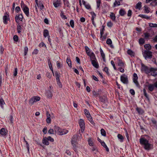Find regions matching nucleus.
Masks as SVG:
<instances>
[{
	"instance_id": "obj_52",
	"label": "nucleus",
	"mask_w": 157,
	"mask_h": 157,
	"mask_svg": "<svg viewBox=\"0 0 157 157\" xmlns=\"http://www.w3.org/2000/svg\"><path fill=\"white\" fill-rule=\"evenodd\" d=\"M70 25L71 27L73 28L74 25V21L73 20H71L70 21Z\"/></svg>"
},
{
	"instance_id": "obj_51",
	"label": "nucleus",
	"mask_w": 157,
	"mask_h": 157,
	"mask_svg": "<svg viewBox=\"0 0 157 157\" xmlns=\"http://www.w3.org/2000/svg\"><path fill=\"white\" fill-rule=\"evenodd\" d=\"M13 39L14 41L17 42L18 40V36L16 35H14L13 37Z\"/></svg>"
},
{
	"instance_id": "obj_3",
	"label": "nucleus",
	"mask_w": 157,
	"mask_h": 157,
	"mask_svg": "<svg viewBox=\"0 0 157 157\" xmlns=\"http://www.w3.org/2000/svg\"><path fill=\"white\" fill-rule=\"evenodd\" d=\"M21 8L27 17H29V8L24 3L23 1H21Z\"/></svg>"
},
{
	"instance_id": "obj_62",
	"label": "nucleus",
	"mask_w": 157,
	"mask_h": 157,
	"mask_svg": "<svg viewBox=\"0 0 157 157\" xmlns=\"http://www.w3.org/2000/svg\"><path fill=\"white\" fill-rule=\"evenodd\" d=\"M130 93L132 95H134L135 94V92L134 90L132 89H131L129 90Z\"/></svg>"
},
{
	"instance_id": "obj_24",
	"label": "nucleus",
	"mask_w": 157,
	"mask_h": 157,
	"mask_svg": "<svg viewBox=\"0 0 157 157\" xmlns=\"http://www.w3.org/2000/svg\"><path fill=\"white\" fill-rule=\"evenodd\" d=\"M68 131L66 129L62 130L59 133V135H63L65 134L68 133Z\"/></svg>"
},
{
	"instance_id": "obj_38",
	"label": "nucleus",
	"mask_w": 157,
	"mask_h": 157,
	"mask_svg": "<svg viewBox=\"0 0 157 157\" xmlns=\"http://www.w3.org/2000/svg\"><path fill=\"white\" fill-rule=\"evenodd\" d=\"M150 5L153 6H157V2L155 0H153L152 2L150 3Z\"/></svg>"
},
{
	"instance_id": "obj_21",
	"label": "nucleus",
	"mask_w": 157,
	"mask_h": 157,
	"mask_svg": "<svg viewBox=\"0 0 157 157\" xmlns=\"http://www.w3.org/2000/svg\"><path fill=\"white\" fill-rule=\"evenodd\" d=\"M43 35L44 37H46L47 36H49L48 31L46 29H45L44 30Z\"/></svg>"
},
{
	"instance_id": "obj_57",
	"label": "nucleus",
	"mask_w": 157,
	"mask_h": 157,
	"mask_svg": "<svg viewBox=\"0 0 157 157\" xmlns=\"http://www.w3.org/2000/svg\"><path fill=\"white\" fill-rule=\"evenodd\" d=\"M113 25V23L111 21L108 22L107 23V25L109 27H111Z\"/></svg>"
},
{
	"instance_id": "obj_18",
	"label": "nucleus",
	"mask_w": 157,
	"mask_h": 157,
	"mask_svg": "<svg viewBox=\"0 0 157 157\" xmlns=\"http://www.w3.org/2000/svg\"><path fill=\"white\" fill-rule=\"evenodd\" d=\"M0 134L3 136H6L7 134V133L5 131V129L4 128H2L0 130Z\"/></svg>"
},
{
	"instance_id": "obj_56",
	"label": "nucleus",
	"mask_w": 157,
	"mask_h": 157,
	"mask_svg": "<svg viewBox=\"0 0 157 157\" xmlns=\"http://www.w3.org/2000/svg\"><path fill=\"white\" fill-rule=\"evenodd\" d=\"M88 143L90 146H93V143L90 139L88 140Z\"/></svg>"
},
{
	"instance_id": "obj_15",
	"label": "nucleus",
	"mask_w": 157,
	"mask_h": 157,
	"mask_svg": "<svg viewBox=\"0 0 157 157\" xmlns=\"http://www.w3.org/2000/svg\"><path fill=\"white\" fill-rule=\"evenodd\" d=\"M88 56H90L91 61L93 60H96L95 55L93 52L91 53Z\"/></svg>"
},
{
	"instance_id": "obj_5",
	"label": "nucleus",
	"mask_w": 157,
	"mask_h": 157,
	"mask_svg": "<svg viewBox=\"0 0 157 157\" xmlns=\"http://www.w3.org/2000/svg\"><path fill=\"white\" fill-rule=\"evenodd\" d=\"M40 100V97L38 96H34L32 97L29 100V104L32 105L33 103L39 101Z\"/></svg>"
},
{
	"instance_id": "obj_61",
	"label": "nucleus",
	"mask_w": 157,
	"mask_h": 157,
	"mask_svg": "<svg viewBox=\"0 0 157 157\" xmlns=\"http://www.w3.org/2000/svg\"><path fill=\"white\" fill-rule=\"evenodd\" d=\"M101 3V0H98L97 2V7L98 8L100 6V4Z\"/></svg>"
},
{
	"instance_id": "obj_45",
	"label": "nucleus",
	"mask_w": 157,
	"mask_h": 157,
	"mask_svg": "<svg viewBox=\"0 0 157 157\" xmlns=\"http://www.w3.org/2000/svg\"><path fill=\"white\" fill-rule=\"evenodd\" d=\"M149 25L151 27H157V24L152 23H149Z\"/></svg>"
},
{
	"instance_id": "obj_27",
	"label": "nucleus",
	"mask_w": 157,
	"mask_h": 157,
	"mask_svg": "<svg viewBox=\"0 0 157 157\" xmlns=\"http://www.w3.org/2000/svg\"><path fill=\"white\" fill-rule=\"evenodd\" d=\"M55 75L57 81H59L60 75L59 73L58 72L56 71L55 72Z\"/></svg>"
},
{
	"instance_id": "obj_35",
	"label": "nucleus",
	"mask_w": 157,
	"mask_h": 157,
	"mask_svg": "<svg viewBox=\"0 0 157 157\" xmlns=\"http://www.w3.org/2000/svg\"><path fill=\"white\" fill-rule=\"evenodd\" d=\"M85 48L87 54L88 56L89 55V54L91 53L89 48L87 46H85Z\"/></svg>"
},
{
	"instance_id": "obj_40",
	"label": "nucleus",
	"mask_w": 157,
	"mask_h": 157,
	"mask_svg": "<svg viewBox=\"0 0 157 157\" xmlns=\"http://www.w3.org/2000/svg\"><path fill=\"white\" fill-rule=\"evenodd\" d=\"M101 133L102 136H106V133L104 129H101Z\"/></svg>"
},
{
	"instance_id": "obj_36",
	"label": "nucleus",
	"mask_w": 157,
	"mask_h": 157,
	"mask_svg": "<svg viewBox=\"0 0 157 157\" xmlns=\"http://www.w3.org/2000/svg\"><path fill=\"white\" fill-rule=\"evenodd\" d=\"M66 62L68 64V66L70 67H71V62L70 59H69L68 58L66 60Z\"/></svg>"
},
{
	"instance_id": "obj_32",
	"label": "nucleus",
	"mask_w": 157,
	"mask_h": 157,
	"mask_svg": "<svg viewBox=\"0 0 157 157\" xmlns=\"http://www.w3.org/2000/svg\"><path fill=\"white\" fill-rule=\"evenodd\" d=\"M139 42L140 44L142 45L145 43V41L144 38H141L139 39Z\"/></svg>"
},
{
	"instance_id": "obj_43",
	"label": "nucleus",
	"mask_w": 157,
	"mask_h": 157,
	"mask_svg": "<svg viewBox=\"0 0 157 157\" xmlns=\"http://www.w3.org/2000/svg\"><path fill=\"white\" fill-rule=\"evenodd\" d=\"M88 120L94 126L95 125V123L94 122L92 117H89V118H88Z\"/></svg>"
},
{
	"instance_id": "obj_37",
	"label": "nucleus",
	"mask_w": 157,
	"mask_h": 157,
	"mask_svg": "<svg viewBox=\"0 0 157 157\" xmlns=\"http://www.w3.org/2000/svg\"><path fill=\"white\" fill-rule=\"evenodd\" d=\"M144 12L146 13H148L150 12V9L146 6H144Z\"/></svg>"
},
{
	"instance_id": "obj_64",
	"label": "nucleus",
	"mask_w": 157,
	"mask_h": 157,
	"mask_svg": "<svg viewBox=\"0 0 157 157\" xmlns=\"http://www.w3.org/2000/svg\"><path fill=\"white\" fill-rule=\"evenodd\" d=\"M20 10V8L19 6H17L16 7L15 10L16 12L18 13Z\"/></svg>"
},
{
	"instance_id": "obj_12",
	"label": "nucleus",
	"mask_w": 157,
	"mask_h": 157,
	"mask_svg": "<svg viewBox=\"0 0 157 157\" xmlns=\"http://www.w3.org/2000/svg\"><path fill=\"white\" fill-rule=\"evenodd\" d=\"M54 129L55 132L59 135L62 130L59 127L56 125L55 126Z\"/></svg>"
},
{
	"instance_id": "obj_53",
	"label": "nucleus",
	"mask_w": 157,
	"mask_h": 157,
	"mask_svg": "<svg viewBox=\"0 0 157 157\" xmlns=\"http://www.w3.org/2000/svg\"><path fill=\"white\" fill-rule=\"evenodd\" d=\"M77 139H78V135H77L75 134V135H73V137H72L71 140H77Z\"/></svg>"
},
{
	"instance_id": "obj_58",
	"label": "nucleus",
	"mask_w": 157,
	"mask_h": 157,
	"mask_svg": "<svg viewBox=\"0 0 157 157\" xmlns=\"http://www.w3.org/2000/svg\"><path fill=\"white\" fill-rule=\"evenodd\" d=\"M48 140L50 141L51 142H53L54 141V140L51 137L49 136H48V137H47Z\"/></svg>"
},
{
	"instance_id": "obj_30",
	"label": "nucleus",
	"mask_w": 157,
	"mask_h": 157,
	"mask_svg": "<svg viewBox=\"0 0 157 157\" xmlns=\"http://www.w3.org/2000/svg\"><path fill=\"white\" fill-rule=\"evenodd\" d=\"M127 53L132 56H134V52L131 50L128 49V50L127 52Z\"/></svg>"
},
{
	"instance_id": "obj_31",
	"label": "nucleus",
	"mask_w": 157,
	"mask_h": 157,
	"mask_svg": "<svg viewBox=\"0 0 157 157\" xmlns=\"http://www.w3.org/2000/svg\"><path fill=\"white\" fill-rule=\"evenodd\" d=\"M37 6L39 7L41 10H42L44 7V5L41 2H40L37 5Z\"/></svg>"
},
{
	"instance_id": "obj_29",
	"label": "nucleus",
	"mask_w": 157,
	"mask_h": 157,
	"mask_svg": "<svg viewBox=\"0 0 157 157\" xmlns=\"http://www.w3.org/2000/svg\"><path fill=\"white\" fill-rule=\"evenodd\" d=\"M119 13L120 15L121 16H124L126 13L125 11L122 9H121L120 10Z\"/></svg>"
},
{
	"instance_id": "obj_20",
	"label": "nucleus",
	"mask_w": 157,
	"mask_h": 157,
	"mask_svg": "<svg viewBox=\"0 0 157 157\" xmlns=\"http://www.w3.org/2000/svg\"><path fill=\"white\" fill-rule=\"evenodd\" d=\"M155 87L154 84H150L148 86V89L150 91H152L153 90Z\"/></svg>"
},
{
	"instance_id": "obj_47",
	"label": "nucleus",
	"mask_w": 157,
	"mask_h": 157,
	"mask_svg": "<svg viewBox=\"0 0 157 157\" xmlns=\"http://www.w3.org/2000/svg\"><path fill=\"white\" fill-rule=\"evenodd\" d=\"M120 5V2L119 1H115V2L113 4V7H115L117 5V6H119Z\"/></svg>"
},
{
	"instance_id": "obj_10",
	"label": "nucleus",
	"mask_w": 157,
	"mask_h": 157,
	"mask_svg": "<svg viewBox=\"0 0 157 157\" xmlns=\"http://www.w3.org/2000/svg\"><path fill=\"white\" fill-rule=\"evenodd\" d=\"M100 101L103 103H105L107 101V99L105 96H100L99 97Z\"/></svg>"
},
{
	"instance_id": "obj_44",
	"label": "nucleus",
	"mask_w": 157,
	"mask_h": 157,
	"mask_svg": "<svg viewBox=\"0 0 157 157\" xmlns=\"http://www.w3.org/2000/svg\"><path fill=\"white\" fill-rule=\"evenodd\" d=\"M108 68L107 67H105L103 69V71H105L108 75H109V73L108 71Z\"/></svg>"
},
{
	"instance_id": "obj_23",
	"label": "nucleus",
	"mask_w": 157,
	"mask_h": 157,
	"mask_svg": "<svg viewBox=\"0 0 157 157\" xmlns=\"http://www.w3.org/2000/svg\"><path fill=\"white\" fill-rule=\"evenodd\" d=\"M144 38L146 40H149V37L150 36V34L149 33L146 32L144 33Z\"/></svg>"
},
{
	"instance_id": "obj_22",
	"label": "nucleus",
	"mask_w": 157,
	"mask_h": 157,
	"mask_svg": "<svg viewBox=\"0 0 157 157\" xmlns=\"http://www.w3.org/2000/svg\"><path fill=\"white\" fill-rule=\"evenodd\" d=\"M142 3L141 2H139L136 5L135 8L136 9L140 10L141 7Z\"/></svg>"
},
{
	"instance_id": "obj_41",
	"label": "nucleus",
	"mask_w": 157,
	"mask_h": 157,
	"mask_svg": "<svg viewBox=\"0 0 157 157\" xmlns=\"http://www.w3.org/2000/svg\"><path fill=\"white\" fill-rule=\"evenodd\" d=\"M156 69L154 68V70L153 71H150V72H151V75L154 76L155 77L157 76V72L156 73L155 71H156Z\"/></svg>"
},
{
	"instance_id": "obj_8",
	"label": "nucleus",
	"mask_w": 157,
	"mask_h": 157,
	"mask_svg": "<svg viewBox=\"0 0 157 157\" xmlns=\"http://www.w3.org/2000/svg\"><path fill=\"white\" fill-rule=\"evenodd\" d=\"M133 82L135 84L137 87H139V84L137 81L138 77L137 74L136 73H134L133 74Z\"/></svg>"
},
{
	"instance_id": "obj_50",
	"label": "nucleus",
	"mask_w": 157,
	"mask_h": 157,
	"mask_svg": "<svg viewBox=\"0 0 157 157\" xmlns=\"http://www.w3.org/2000/svg\"><path fill=\"white\" fill-rule=\"evenodd\" d=\"M28 50V48L26 46L24 48V55L25 56L27 55V53Z\"/></svg>"
},
{
	"instance_id": "obj_16",
	"label": "nucleus",
	"mask_w": 157,
	"mask_h": 157,
	"mask_svg": "<svg viewBox=\"0 0 157 157\" xmlns=\"http://www.w3.org/2000/svg\"><path fill=\"white\" fill-rule=\"evenodd\" d=\"M46 115L47 117L46 120L47 122L48 123H50L51 122V119L50 117V114L48 112H47Z\"/></svg>"
},
{
	"instance_id": "obj_63",
	"label": "nucleus",
	"mask_w": 157,
	"mask_h": 157,
	"mask_svg": "<svg viewBox=\"0 0 157 157\" xmlns=\"http://www.w3.org/2000/svg\"><path fill=\"white\" fill-rule=\"evenodd\" d=\"M57 84H58V86H59V87H60V88H61L62 87V84L60 81H57Z\"/></svg>"
},
{
	"instance_id": "obj_13",
	"label": "nucleus",
	"mask_w": 157,
	"mask_h": 157,
	"mask_svg": "<svg viewBox=\"0 0 157 157\" xmlns=\"http://www.w3.org/2000/svg\"><path fill=\"white\" fill-rule=\"evenodd\" d=\"M7 15L8 14L6 12L5 13L4 16L3 17V23L5 24H7V21L8 20Z\"/></svg>"
},
{
	"instance_id": "obj_42",
	"label": "nucleus",
	"mask_w": 157,
	"mask_h": 157,
	"mask_svg": "<svg viewBox=\"0 0 157 157\" xmlns=\"http://www.w3.org/2000/svg\"><path fill=\"white\" fill-rule=\"evenodd\" d=\"M117 137L119 139L121 140V142H122L123 141L124 137L122 135L118 134L117 135Z\"/></svg>"
},
{
	"instance_id": "obj_11",
	"label": "nucleus",
	"mask_w": 157,
	"mask_h": 157,
	"mask_svg": "<svg viewBox=\"0 0 157 157\" xmlns=\"http://www.w3.org/2000/svg\"><path fill=\"white\" fill-rule=\"evenodd\" d=\"M54 129L55 132L59 135L62 130L59 127L56 125L55 126Z\"/></svg>"
},
{
	"instance_id": "obj_28",
	"label": "nucleus",
	"mask_w": 157,
	"mask_h": 157,
	"mask_svg": "<svg viewBox=\"0 0 157 157\" xmlns=\"http://www.w3.org/2000/svg\"><path fill=\"white\" fill-rule=\"evenodd\" d=\"M110 16L111 19L113 21H115L116 17L115 14L111 12L110 13Z\"/></svg>"
},
{
	"instance_id": "obj_54",
	"label": "nucleus",
	"mask_w": 157,
	"mask_h": 157,
	"mask_svg": "<svg viewBox=\"0 0 157 157\" xmlns=\"http://www.w3.org/2000/svg\"><path fill=\"white\" fill-rule=\"evenodd\" d=\"M132 11L131 10H129L128 11V13L127 14V16L128 17H131L132 15Z\"/></svg>"
},
{
	"instance_id": "obj_33",
	"label": "nucleus",
	"mask_w": 157,
	"mask_h": 157,
	"mask_svg": "<svg viewBox=\"0 0 157 157\" xmlns=\"http://www.w3.org/2000/svg\"><path fill=\"white\" fill-rule=\"evenodd\" d=\"M60 3H59V1H57L56 2H55L53 3V5L55 7L57 8L60 5Z\"/></svg>"
},
{
	"instance_id": "obj_49",
	"label": "nucleus",
	"mask_w": 157,
	"mask_h": 157,
	"mask_svg": "<svg viewBox=\"0 0 157 157\" xmlns=\"http://www.w3.org/2000/svg\"><path fill=\"white\" fill-rule=\"evenodd\" d=\"M143 92H144V96L147 99H148L149 98H148V96L147 93H146V90L145 89H143Z\"/></svg>"
},
{
	"instance_id": "obj_14",
	"label": "nucleus",
	"mask_w": 157,
	"mask_h": 157,
	"mask_svg": "<svg viewBox=\"0 0 157 157\" xmlns=\"http://www.w3.org/2000/svg\"><path fill=\"white\" fill-rule=\"evenodd\" d=\"M92 64L96 68H98L99 66V65L97 62H96L95 60H93L91 61Z\"/></svg>"
},
{
	"instance_id": "obj_39",
	"label": "nucleus",
	"mask_w": 157,
	"mask_h": 157,
	"mask_svg": "<svg viewBox=\"0 0 157 157\" xmlns=\"http://www.w3.org/2000/svg\"><path fill=\"white\" fill-rule=\"evenodd\" d=\"M136 110L139 114H142L144 113L143 110L140 108H137Z\"/></svg>"
},
{
	"instance_id": "obj_48",
	"label": "nucleus",
	"mask_w": 157,
	"mask_h": 157,
	"mask_svg": "<svg viewBox=\"0 0 157 157\" xmlns=\"http://www.w3.org/2000/svg\"><path fill=\"white\" fill-rule=\"evenodd\" d=\"M106 43L108 44H112V41L110 39H108L106 40Z\"/></svg>"
},
{
	"instance_id": "obj_34",
	"label": "nucleus",
	"mask_w": 157,
	"mask_h": 157,
	"mask_svg": "<svg viewBox=\"0 0 157 157\" xmlns=\"http://www.w3.org/2000/svg\"><path fill=\"white\" fill-rule=\"evenodd\" d=\"M145 48L148 50H150L151 49V46L149 44H145L144 45Z\"/></svg>"
},
{
	"instance_id": "obj_9",
	"label": "nucleus",
	"mask_w": 157,
	"mask_h": 157,
	"mask_svg": "<svg viewBox=\"0 0 157 157\" xmlns=\"http://www.w3.org/2000/svg\"><path fill=\"white\" fill-rule=\"evenodd\" d=\"M45 94L47 97L48 98H51L53 96L52 92L50 90L46 91Z\"/></svg>"
},
{
	"instance_id": "obj_4",
	"label": "nucleus",
	"mask_w": 157,
	"mask_h": 157,
	"mask_svg": "<svg viewBox=\"0 0 157 157\" xmlns=\"http://www.w3.org/2000/svg\"><path fill=\"white\" fill-rule=\"evenodd\" d=\"M144 57L145 59H151L152 57V53L149 50H145L143 53Z\"/></svg>"
},
{
	"instance_id": "obj_6",
	"label": "nucleus",
	"mask_w": 157,
	"mask_h": 157,
	"mask_svg": "<svg viewBox=\"0 0 157 157\" xmlns=\"http://www.w3.org/2000/svg\"><path fill=\"white\" fill-rule=\"evenodd\" d=\"M121 81L124 84H127L128 83L127 76L125 74L121 76Z\"/></svg>"
},
{
	"instance_id": "obj_19",
	"label": "nucleus",
	"mask_w": 157,
	"mask_h": 157,
	"mask_svg": "<svg viewBox=\"0 0 157 157\" xmlns=\"http://www.w3.org/2000/svg\"><path fill=\"white\" fill-rule=\"evenodd\" d=\"M43 143L46 145H48L49 144L48 140L47 137H45L43 138Z\"/></svg>"
},
{
	"instance_id": "obj_7",
	"label": "nucleus",
	"mask_w": 157,
	"mask_h": 157,
	"mask_svg": "<svg viewBox=\"0 0 157 157\" xmlns=\"http://www.w3.org/2000/svg\"><path fill=\"white\" fill-rule=\"evenodd\" d=\"M79 124L81 129V131L83 132L85 128V122L84 120L82 119H80L79 121Z\"/></svg>"
},
{
	"instance_id": "obj_26",
	"label": "nucleus",
	"mask_w": 157,
	"mask_h": 157,
	"mask_svg": "<svg viewBox=\"0 0 157 157\" xmlns=\"http://www.w3.org/2000/svg\"><path fill=\"white\" fill-rule=\"evenodd\" d=\"M139 17H140L143 18H145L147 19H150V17L147 16L146 15H143V14H139Z\"/></svg>"
},
{
	"instance_id": "obj_1",
	"label": "nucleus",
	"mask_w": 157,
	"mask_h": 157,
	"mask_svg": "<svg viewBox=\"0 0 157 157\" xmlns=\"http://www.w3.org/2000/svg\"><path fill=\"white\" fill-rule=\"evenodd\" d=\"M140 143L141 145L144 146V148L146 150H149L152 148V145L149 143L148 141L144 138L140 139Z\"/></svg>"
},
{
	"instance_id": "obj_59",
	"label": "nucleus",
	"mask_w": 157,
	"mask_h": 157,
	"mask_svg": "<svg viewBox=\"0 0 157 157\" xmlns=\"http://www.w3.org/2000/svg\"><path fill=\"white\" fill-rule=\"evenodd\" d=\"M111 64L113 66V67L115 70H116L117 68L115 66V65L114 64V63L113 60H111Z\"/></svg>"
},
{
	"instance_id": "obj_60",
	"label": "nucleus",
	"mask_w": 157,
	"mask_h": 157,
	"mask_svg": "<svg viewBox=\"0 0 157 157\" xmlns=\"http://www.w3.org/2000/svg\"><path fill=\"white\" fill-rule=\"evenodd\" d=\"M54 131L53 129H50L48 131V132L50 134H54Z\"/></svg>"
},
{
	"instance_id": "obj_17",
	"label": "nucleus",
	"mask_w": 157,
	"mask_h": 157,
	"mask_svg": "<svg viewBox=\"0 0 157 157\" xmlns=\"http://www.w3.org/2000/svg\"><path fill=\"white\" fill-rule=\"evenodd\" d=\"M100 51L101 54V56L102 57L103 59V61L105 62V54L104 53L102 49L101 48H100Z\"/></svg>"
},
{
	"instance_id": "obj_46",
	"label": "nucleus",
	"mask_w": 157,
	"mask_h": 157,
	"mask_svg": "<svg viewBox=\"0 0 157 157\" xmlns=\"http://www.w3.org/2000/svg\"><path fill=\"white\" fill-rule=\"evenodd\" d=\"M118 65L122 67L124 65V63L122 62V60H119L118 62Z\"/></svg>"
},
{
	"instance_id": "obj_55",
	"label": "nucleus",
	"mask_w": 157,
	"mask_h": 157,
	"mask_svg": "<svg viewBox=\"0 0 157 157\" xmlns=\"http://www.w3.org/2000/svg\"><path fill=\"white\" fill-rule=\"evenodd\" d=\"M18 17H19V20L21 21H22L23 18V15L22 14H19L18 15Z\"/></svg>"
},
{
	"instance_id": "obj_25",
	"label": "nucleus",
	"mask_w": 157,
	"mask_h": 157,
	"mask_svg": "<svg viewBox=\"0 0 157 157\" xmlns=\"http://www.w3.org/2000/svg\"><path fill=\"white\" fill-rule=\"evenodd\" d=\"M5 103V102L3 99L2 98H1L0 99V106L2 109L3 108V105H4Z\"/></svg>"
},
{
	"instance_id": "obj_2",
	"label": "nucleus",
	"mask_w": 157,
	"mask_h": 157,
	"mask_svg": "<svg viewBox=\"0 0 157 157\" xmlns=\"http://www.w3.org/2000/svg\"><path fill=\"white\" fill-rule=\"evenodd\" d=\"M141 71L145 72L146 74H148L150 72V71L154 70V68L151 67L150 69H149L147 66L145 65L143 63L141 64Z\"/></svg>"
}]
</instances>
